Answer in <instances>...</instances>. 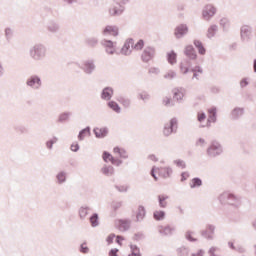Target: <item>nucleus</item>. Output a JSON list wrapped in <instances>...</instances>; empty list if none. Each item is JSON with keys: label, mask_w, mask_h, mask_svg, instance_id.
Returning <instances> with one entry per match:
<instances>
[{"label": "nucleus", "mask_w": 256, "mask_h": 256, "mask_svg": "<svg viewBox=\"0 0 256 256\" xmlns=\"http://www.w3.org/2000/svg\"><path fill=\"white\" fill-rule=\"evenodd\" d=\"M184 55L187 58L180 63V70L183 75H187V73H189V69L193 66L191 61H197V51L195 50V47L190 44L184 48Z\"/></svg>", "instance_id": "obj_1"}, {"label": "nucleus", "mask_w": 256, "mask_h": 256, "mask_svg": "<svg viewBox=\"0 0 256 256\" xmlns=\"http://www.w3.org/2000/svg\"><path fill=\"white\" fill-rule=\"evenodd\" d=\"M28 55L32 61H45L47 46L43 43H36L29 48Z\"/></svg>", "instance_id": "obj_2"}, {"label": "nucleus", "mask_w": 256, "mask_h": 256, "mask_svg": "<svg viewBox=\"0 0 256 256\" xmlns=\"http://www.w3.org/2000/svg\"><path fill=\"white\" fill-rule=\"evenodd\" d=\"M219 201L222 205H230L231 207H239L241 205V198L230 192H224L219 196Z\"/></svg>", "instance_id": "obj_3"}, {"label": "nucleus", "mask_w": 256, "mask_h": 256, "mask_svg": "<svg viewBox=\"0 0 256 256\" xmlns=\"http://www.w3.org/2000/svg\"><path fill=\"white\" fill-rule=\"evenodd\" d=\"M206 153L208 157L215 158L223 154V146L219 141L212 140L210 146L207 148Z\"/></svg>", "instance_id": "obj_4"}, {"label": "nucleus", "mask_w": 256, "mask_h": 256, "mask_svg": "<svg viewBox=\"0 0 256 256\" xmlns=\"http://www.w3.org/2000/svg\"><path fill=\"white\" fill-rule=\"evenodd\" d=\"M177 129H179V121L175 117L171 118L170 121L164 125V137H171V135H175V133H177Z\"/></svg>", "instance_id": "obj_5"}, {"label": "nucleus", "mask_w": 256, "mask_h": 256, "mask_svg": "<svg viewBox=\"0 0 256 256\" xmlns=\"http://www.w3.org/2000/svg\"><path fill=\"white\" fill-rule=\"evenodd\" d=\"M26 87H30L34 91H39L41 87H43V80H41V76L37 74H33L26 79Z\"/></svg>", "instance_id": "obj_6"}, {"label": "nucleus", "mask_w": 256, "mask_h": 256, "mask_svg": "<svg viewBox=\"0 0 256 256\" xmlns=\"http://www.w3.org/2000/svg\"><path fill=\"white\" fill-rule=\"evenodd\" d=\"M217 15V8L213 4H207L202 10V19L204 21H211Z\"/></svg>", "instance_id": "obj_7"}, {"label": "nucleus", "mask_w": 256, "mask_h": 256, "mask_svg": "<svg viewBox=\"0 0 256 256\" xmlns=\"http://www.w3.org/2000/svg\"><path fill=\"white\" fill-rule=\"evenodd\" d=\"M79 67L86 75H93V73H95V69H97L95 60L93 59L84 60Z\"/></svg>", "instance_id": "obj_8"}, {"label": "nucleus", "mask_w": 256, "mask_h": 256, "mask_svg": "<svg viewBox=\"0 0 256 256\" xmlns=\"http://www.w3.org/2000/svg\"><path fill=\"white\" fill-rule=\"evenodd\" d=\"M215 225L213 224H207L206 229L200 231L201 237L203 239H206L207 241H213L215 239Z\"/></svg>", "instance_id": "obj_9"}, {"label": "nucleus", "mask_w": 256, "mask_h": 256, "mask_svg": "<svg viewBox=\"0 0 256 256\" xmlns=\"http://www.w3.org/2000/svg\"><path fill=\"white\" fill-rule=\"evenodd\" d=\"M103 48H105L106 53L108 55H115L117 49V42H113V40L103 39L100 42Z\"/></svg>", "instance_id": "obj_10"}, {"label": "nucleus", "mask_w": 256, "mask_h": 256, "mask_svg": "<svg viewBox=\"0 0 256 256\" xmlns=\"http://www.w3.org/2000/svg\"><path fill=\"white\" fill-rule=\"evenodd\" d=\"M252 38H253V27H251L249 25H243L240 28V39H241V41H243V42L251 41Z\"/></svg>", "instance_id": "obj_11"}, {"label": "nucleus", "mask_w": 256, "mask_h": 256, "mask_svg": "<svg viewBox=\"0 0 256 256\" xmlns=\"http://www.w3.org/2000/svg\"><path fill=\"white\" fill-rule=\"evenodd\" d=\"M153 59H155V47L148 46L142 52L141 61H143V63H149V61H153Z\"/></svg>", "instance_id": "obj_12"}, {"label": "nucleus", "mask_w": 256, "mask_h": 256, "mask_svg": "<svg viewBox=\"0 0 256 256\" xmlns=\"http://www.w3.org/2000/svg\"><path fill=\"white\" fill-rule=\"evenodd\" d=\"M189 33V26L187 24H179L174 29V37L176 39H183Z\"/></svg>", "instance_id": "obj_13"}, {"label": "nucleus", "mask_w": 256, "mask_h": 256, "mask_svg": "<svg viewBox=\"0 0 256 256\" xmlns=\"http://www.w3.org/2000/svg\"><path fill=\"white\" fill-rule=\"evenodd\" d=\"M113 95H115V89L111 86L104 87L100 93L102 101H107V103L113 99Z\"/></svg>", "instance_id": "obj_14"}, {"label": "nucleus", "mask_w": 256, "mask_h": 256, "mask_svg": "<svg viewBox=\"0 0 256 256\" xmlns=\"http://www.w3.org/2000/svg\"><path fill=\"white\" fill-rule=\"evenodd\" d=\"M102 35L106 37V35H111L112 37H119V27L116 25H107L102 30Z\"/></svg>", "instance_id": "obj_15"}, {"label": "nucleus", "mask_w": 256, "mask_h": 256, "mask_svg": "<svg viewBox=\"0 0 256 256\" xmlns=\"http://www.w3.org/2000/svg\"><path fill=\"white\" fill-rule=\"evenodd\" d=\"M46 29L48 33L55 35L61 31V24H59V22L56 20H50L46 25Z\"/></svg>", "instance_id": "obj_16"}, {"label": "nucleus", "mask_w": 256, "mask_h": 256, "mask_svg": "<svg viewBox=\"0 0 256 256\" xmlns=\"http://www.w3.org/2000/svg\"><path fill=\"white\" fill-rule=\"evenodd\" d=\"M133 43H135V40H133V38H128L125 42L124 45L122 46L120 53L122 55H125L126 57L129 56L132 51H131V47H133Z\"/></svg>", "instance_id": "obj_17"}, {"label": "nucleus", "mask_w": 256, "mask_h": 256, "mask_svg": "<svg viewBox=\"0 0 256 256\" xmlns=\"http://www.w3.org/2000/svg\"><path fill=\"white\" fill-rule=\"evenodd\" d=\"M93 133L96 137V139H105L109 135V128L108 127H94L93 128Z\"/></svg>", "instance_id": "obj_18"}, {"label": "nucleus", "mask_w": 256, "mask_h": 256, "mask_svg": "<svg viewBox=\"0 0 256 256\" xmlns=\"http://www.w3.org/2000/svg\"><path fill=\"white\" fill-rule=\"evenodd\" d=\"M243 115H245V108L235 107L230 113V119L232 121H239Z\"/></svg>", "instance_id": "obj_19"}, {"label": "nucleus", "mask_w": 256, "mask_h": 256, "mask_svg": "<svg viewBox=\"0 0 256 256\" xmlns=\"http://www.w3.org/2000/svg\"><path fill=\"white\" fill-rule=\"evenodd\" d=\"M172 93L174 101H177V103H183V98L185 97V94L183 93V88H174L172 90Z\"/></svg>", "instance_id": "obj_20"}, {"label": "nucleus", "mask_w": 256, "mask_h": 256, "mask_svg": "<svg viewBox=\"0 0 256 256\" xmlns=\"http://www.w3.org/2000/svg\"><path fill=\"white\" fill-rule=\"evenodd\" d=\"M78 141H85L86 137H91V126H86L78 133Z\"/></svg>", "instance_id": "obj_21"}, {"label": "nucleus", "mask_w": 256, "mask_h": 256, "mask_svg": "<svg viewBox=\"0 0 256 256\" xmlns=\"http://www.w3.org/2000/svg\"><path fill=\"white\" fill-rule=\"evenodd\" d=\"M158 173L160 177H163V179H169V177H171V175H173V168L172 167H163L158 169Z\"/></svg>", "instance_id": "obj_22"}, {"label": "nucleus", "mask_w": 256, "mask_h": 256, "mask_svg": "<svg viewBox=\"0 0 256 256\" xmlns=\"http://www.w3.org/2000/svg\"><path fill=\"white\" fill-rule=\"evenodd\" d=\"M158 199V206L160 209H167V206L169 203L167 202V199H169V195L167 194H160L157 196Z\"/></svg>", "instance_id": "obj_23"}, {"label": "nucleus", "mask_w": 256, "mask_h": 256, "mask_svg": "<svg viewBox=\"0 0 256 256\" xmlns=\"http://www.w3.org/2000/svg\"><path fill=\"white\" fill-rule=\"evenodd\" d=\"M100 171L101 174L106 177H113V175H115V168L112 165L105 164Z\"/></svg>", "instance_id": "obj_24"}, {"label": "nucleus", "mask_w": 256, "mask_h": 256, "mask_svg": "<svg viewBox=\"0 0 256 256\" xmlns=\"http://www.w3.org/2000/svg\"><path fill=\"white\" fill-rule=\"evenodd\" d=\"M56 183L57 185L67 183V172L65 170H61L56 174Z\"/></svg>", "instance_id": "obj_25"}, {"label": "nucleus", "mask_w": 256, "mask_h": 256, "mask_svg": "<svg viewBox=\"0 0 256 256\" xmlns=\"http://www.w3.org/2000/svg\"><path fill=\"white\" fill-rule=\"evenodd\" d=\"M118 7H113L109 10V13L112 17H119L120 15H123V12L125 11V6L121 5V3H118Z\"/></svg>", "instance_id": "obj_26"}, {"label": "nucleus", "mask_w": 256, "mask_h": 256, "mask_svg": "<svg viewBox=\"0 0 256 256\" xmlns=\"http://www.w3.org/2000/svg\"><path fill=\"white\" fill-rule=\"evenodd\" d=\"M194 47L197 49L199 55H205L207 53V48L203 45V42L201 40L195 39L193 41Z\"/></svg>", "instance_id": "obj_27"}, {"label": "nucleus", "mask_w": 256, "mask_h": 256, "mask_svg": "<svg viewBox=\"0 0 256 256\" xmlns=\"http://www.w3.org/2000/svg\"><path fill=\"white\" fill-rule=\"evenodd\" d=\"M113 152L116 153V155H119L120 159H129V154H127V150H125V148L115 146L113 148Z\"/></svg>", "instance_id": "obj_28"}, {"label": "nucleus", "mask_w": 256, "mask_h": 256, "mask_svg": "<svg viewBox=\"0 0 256 256\" xmlns=\"http://www.w3.org/2000/svg\"><path fill=\"white\" fill-rule=\"evenodd\" d=\"M147 215V210L145 206L139 205L136 213V221H143Z\"/></svg>", "instance_id": "obj_29"}, {"label": "nucleus", "mask_w": 256, "mask_h": 256, "mask_svg": "<svg viewBox=\"0 0 256 256\" xmlns=\"http://www.w3.org/2000/svg\"><path fill=\"white\" fill-rule=\"evenodd\" d=\"M85 45L90 47V49H95L99 45V39L97 37H88L85 39Z\"/></svg>", "instance_id": "obj_30"}, {"label": "nucleus", "mask_w": 256, "mask_h": 256, "mask_svg": "<svg viewBox=\"0 0 256 256\" xmlns=\"http://www.w3.org/2000/svg\"><path fill=\"white\" fill-rule=\"evenodd\" d=\"M166 59L169 65H175L177 63V52L175 50H171L166 53Z\"/></svg>", "instance_id": "obj_31"}, {"label": "nucleus", "mask_w": 256, "mask_h": 256, "mask_svg": "<svg viewBox=\"0 0 256 256\" xmlns=\"http://www.w3.org/2000/svg\"><path fill=\"white\" fill-rule=\"evenodd\" d=\"M190 189H199V187H203V180L200 177H194L191 179Z\"/></svg>", "instance_id": "obj_32"}, {"label": "nucleus", "mask_w": 256, "mask_h": 256, "mask_svg": "<svg viewBox=\"0 0 256 256\" xmlns=\"http://www.w3.org/2000/svg\"><path fill=\"white\" fill-rule=\"evenodd\" d=\"M190 73H193L192 79H197L199 81V73L202 75L203 68L199 65H196L195 67L191 66L189 68Z\"/></svg>", "instance_id": "obj_33"}, {"label": "nucleus", "mask_w": 256, "mask_h": 256, "mask_svg": "<svg viewBox=\"0 0 256 256\" xmlns=\"http://www.w3.org/2000/svg\"><path fill=\"white\" fill-rule=\"evenodd\" d=\"M173 231H175V228H172L171 226H160L159 233L161 235H164L165 237H171L173 235Z\"/></svg>", "instance_id": "obj_34"}, {"label": "nucleus", "mask_w": 256, "mask_h": 256, "mask_svg": "<svg viewBox=\"0 0 256 256\" xmlns=\"http://www.w3.org/2000/svg\"><path fill=\"white\" fill-rule=\"evenodd\" d=\"M107 107L110 108L114 113H121V106H119V103L115 102L114 100L108 101Z\"/></svg>", "instance_id": "obj_35"}, {"label": "nucleus", "mask_w": 256, "mask_h": 256, "mask_svg": "<svg viewBox=\"0 0 256 256\" xmlns=\"http://www.w3.org/2000/svg\"><path fill=\"white\" fill-rule=\"evenodd\" d=\"M167 217V213L164 210H156L153 212L154 221H163Z\"/></svg>", "instance_id": "obj_36"}, {"label": "nucleus", "mask_w": 256, "mask_h": 256, "mask_svg": "<svg viewBox=\"0 0 256 256\" xmlns=\"http://www.w3.org/2000/svg\"><path fill=\"white\" fill-rule=\"evenodd\" d=\"M218 30H219V27L216 24L210 25L207 30L206 37L208 39H213V37H215V35H217Z\"/></svg>", "instance_id": "obj_37"}, {"label": "nucleus", "mask_w": 256, "mask_h": 256, "mask_svg": "<svg viewBox=\"0 0 256 256\" xmlns=\"http://www.w3.org/2000/svg\"><path fill=\"white\" fill-rule=\"evenodd\" d=\"M129 248L130 253L127 256H143V254H141V249L139 248V246L135 244H130Z\"/></svg>", "instance_id": "obj_38"}, {"label": "nucleus", "mask_w": 256, "mask_h": 256, "mask_svg": "<svg viewBox=\"0 0 256 256\" xmlns=\"http://www.w3.org/2000/svg\"><path fill=\"white\" fill-rule=\"evenodd\" d=\"M71 112H63L59 114L58 119L56 120V123H67L69 119H71Z\"/></svg>", "instance_id": "obj_39"}, {"label": "nucleus", "mask_w": 256, "mask_h": 256, "mask_svg": "<svg viewBox=\"0 0 256 256\" xmlns=\"http://www.w3.org/2000/svg\"><path fill=\"white\" fill-rule=\"evenodd\" d=\"M116 101H118V103H120L124 107V109H129V107H131V99L129 98L120 96L116 98Z\"/></svg>", "instance_id": "obj_40"}, {"label": "nucleus", "mask_w": 256, "mask_h": 256, "mask_svg": "<svg viewBox=\"0 0 256 256\" xmlns=\"http://www.w3.org/2000/svg\"><path fill=\"white\" fill-rule=\"evenodd\" d=\"M89 223L91 227H99V214L97 212H94L90 217H89Z\"/></svg>", "instance_id": "obj_41"}, {"label": "nucleus", "mask_w": 256, "mask_h": 256, "mask_svg": "<svg viewBox=\"0 0 256 256\" xmlns=\"http://www.w3.org/2000/svg\"><path fill=\"white\" fill-rule=\"evenodd\" d=\"M208 123H217V108L212 107L209 110Z\"/></svg>", "instance_id": "obj_42"}, {"label": "nucleus", "mask_w": 256, "mask_h": 256, "mask_svg": "<svg viewBox=\"0 0 256 256\" xmlns=\"http://www.w3.org/2000/svg\"><path fill=\"white\" fill-rule=\"evenodd\" d=\"M90 209L91 208H89V206H82L79 208L78 215L82 221H84V219L89 215Z\"/></svg>", "instance_id": "obj_43"}, {"label": "nucleus", "mask_w": 256, "mask_h": 256, "mask_svg": "<svg viewBox=\"0 0 256 256\" xmlns=\"http://www.w3.org/2000/svg\"><path fill=\"white\" fill-rule=\"evenodd\" d=\"M14 34H15V32L13 31V29L11 27H6L4 29V37L7 41V43H11V39H13Z\"/></svg>", "instance_id": "obj_44"}, {"label": "nucleus", "mask_w": 256, "mask_h": 256, "mask_svg": "<svg viewBox=\"0 0 256 256\" xmlns=\"http://www.w3.org/2000/svg\"><path fill=\"white\" fill-rule=\"evenodd\" d=\"M193 235H195V232L188 230L185 233V239L186 241H189V243H197L199 240L195 237H193Z\"/></svg>", "instance_id": "obj_45"}, {"label": "nucleus", "mask_w": 256, "mask_h": 256, "mask_svg": "<svg viewBox=\"0 0 256 256\" xmlns=\"http://www.w3.org/2000/svg\"><path fill=\"white\" fill-rule=\"evenodd\" d=\"M231 23L229 22V18H221L220 19V26L222 27L224 33H227L229 31V26Z\"/></svg>", "instance_id": "obj_46"}, {"label": "nucleus", "mask_w": 256, "mask_h": 256, "mask_svg": "<svg viewBox=\"0 0 256 256\" xmlns=\"http://www.w3.org/2000/svg\"><path fill=\"white\" fill-rule=\"evenodd\" d=\"M143 47H145V40L139 39L136 44H132V49L135 51H142Z\"/></svg>", "instance_id": "obj_47"}, {"label": "nucleus", "mask_w": 256, "mask_h": 256, "mask_svg": "<svg viewBox=\"0 0 256 256\" xmlns=\"http://www.w3.org/2000/svg\"><path fill=\"white\" fill-rule=\"evenodd\" d=\"M113 157V154H111L109 151H103L102 153V159L104 163H111Z\"/></svg>", "instance_id": "obj_48"}, {"label": "nucleus", "mask_w": 256, "mask_h": 256, "mask_svg": "<svg viewBox=\"0 0 256 256\" xmlns=\"http://www.w3.org/2000/svg\"><path fill=\"white\" fill-rule=\"evenodd\" d=\"M178 256H189V247L182 246L176 250Z\"/></svg>", "instance_id": "obj_49"}, {"label": "nucleus", "mask_w": 256, "mask_h": 256, "mask_svg": "<svg viewBox=\"0 0 256 256\" xmlns=\"http://www.w3.org/2000/svg\"><path fill=\"white\" fill-rule=\"evenodd\" d=\"M57 141H59V138H57L56 136H53L51 139L46 141L47 149H50V150L53 149V145H55V143H57Z\"/></svg>", "instance_id": "obj_50"}, {"label": "nucleus", "mask_w": 256, "mask_h": 256, "mask_svg": "<svg viewBox=\"0 0 256 256\" xmlns=\"http://www.w3.org/2000/svg\"><path fill=\"white\" fill-rule=\"evenodd\" d=\"M138 99L144 101L145 103L146 101H149L151 99V95L147 93V91H143L142 93L138 94Z\"/></svg>", "instance_id": "obj_51"}, {"label": "nucleus", "mask_w": 256, "mask_h": 256, "mask_svg": "<svg viewBox=\"0 0 256 256\" xmlns=\"http://www.w3.org/2000/svg\"><path fill=\"white\" fill-rule=\"evenodd\" d=\"M14 130L17 133H20L21 135H24L25 133H29V129H27V127L23 126V125H18L14 127Z\"/></svg>", "instance_id": "obj_52"}, {"label": "nucleus", "mask_w": 256, "mask_h": 256, "mask_svg": "<svg viewBox=\"0 0 256 256\" xmlns=\"http://www.w3.org/2000/svg\"><path fill=\"white\" fill-rule=\"evenodd\" d=\"M119 223L124 231H129L131 227V223L129 221L121 219L119 220Z\"/></svg>", "instance_id": "obj_53"}, {"label": "nucleus", "mask_w": 256, "mask_h": 256, "mask_svg": "<svg viewBox=\"0 0 256 256\" xmlns=\"http://www.w3.org/2000/svg\"><path fill=\"white\" fill-rule=\"evenodd\" d=\"M162 103L165 107H175V102H172L171 98L167 96L162 100Z\"/></svg>", "instance_id": "obj_54"}, {"label": "nucleus", "mask_w": 256, "mask_h": 256, "mask_svg": "<svg viewBox=\"0 0 256 256\" xmlns=\"http://www.w3.org/2000/svg\"><path fill=\"white\" fill-rule=\"evenodd\" d=\"M79 251H80V253H82L83 255H87V253H89V248L87 247V242H83V243L80 245Z\"/></svg>", "instance_id": "obj_55"}, {"label": "nucleus", "mask_w": 256, "mask_h": 256, "mask_svg": "<svg viewBox=\"0 0 256 256\" xmlns=\"http://www.w3.org/2000/svg\"><path fill=\"white\" fill-rule=\"evenodd\" d=\"M173 163L174 165L181 167V169H187V164L181 159L174 160Z\"/></svg>", "instance_id": "obj_56"}, {"label": "nucleus", "mask_w": 256, "mask_h": 256, "mask_svg": "<svg viewBox=\"0 0 256 256\" xmlns=\"http://www.w3.org/2000/svg\"><path fill=\"white\" fill-rule=\"evenodd\" d=\"M115 189L119 191V193H127L129 191V186L125 185H114Z\"/></svg>", "instance_id": "obj_57"}, {"label": "nucleus", "mask_w": 256, "mask_h": 256, "mask_svg": "<svg viewBox=\"0 0 256 256\" xmlns=\"http://www.w3.org/2000/svg\"><path fill=\"white\" fill-rule=\"evenodd\" d=\"M111 207H112L113 211H119V209H121V207H123V201H119V202L113 201L111 204Z\"/></svg>", "instance_id": "obj_58"}, {"label": "nucleus", "mask_w": 256, "mask_h": 256, "mask_svg": "<svg viewBox=\"0 0 256 256\" xmlns=\"http://www.w3.org/2000/svg\"><path fill=\"white\" fill-rule=\"evenodd\" d=\"M175 77H177V73L173 70H169L165 75H164V79H175Z\"/></svg>", "instance_id": "obj_59"}, {"label": "nucleus", "mask_w": 256, "mask_h": 256, "mask_svg": "<svg viewBox=\"0 0 256 256\" xmlns=\"http://www.w3.org/2000/svg\"><path fill=\"white\" fill-rule=\"evenodd\" d=\"M70 149L73 153H77L79 149H81V146L79 145V142H74L71 144Z\"/></svg>", "instance_id": "obj_60"}, {"label": "nucleus", "mask_w": 256, "mask_h": 256, "mask_svg": "<svg viewBox=\"0 0 256 256\" xmlns=\"http://www.w3.org/2000/svg\"><path fill=\"white\" fill-rule=\"evenodd\" d=\"M111 163L113 165H116V167H121V165H123V160L114 156L113 159L111 160Z\"/></svg>", "instance_id": "obj_61"}, {"label": "nucleus", "mask_w": 256, "mask_h": 256, "mask_svg": "<svg viewBox=\"0 0 256 256\" xmlns=\"http://www.w3.org/2000/svg\"><path fill=\"white\" fill-rule=\"evenodd\" d=\"M189 177H191V174L188 171H184V172L181 173L180 181L182 183H185V181H187V179H189Z\"/></svg>", "instance_id": "obj_62"}, {"label": "nucleus", "mask_w": 256, "mask_h": 256, "mask_svg": "<svg viewBox=\"0 0 256 256\" xmlns=\"http://www.w3.org/2000/svg\"><path fill=\"white\" fill-rule=\"evenodd\" d=\"M142 239H145V234L142 232H137L134 234V241H141Z\"/></svg>", "instance_id": "obj_63"}, {"label": "nucleus", "mask_w": 256, "mask_h": 256, "mask_svg": "<svg viewBox=\"0 0 256 256\" xmlns=\"http://www.w3.org/2000/svg\"><path fill=\"white\" fill-rule=\"evenodd\" d=\"M119 249L118 248H112L110 249V251L108 252L109 256H119Z\"/></svg>", "instance_id": "obj_64"}]
</instances>
